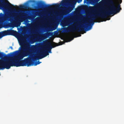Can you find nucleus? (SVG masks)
Masks as SVG:
<instances>
[{
	"label": "nucleus",
	"mask_w": 124,
	"mask_h": 124,
	"mask_svg": "<svg viewBox=\"0 0 124 124\" xmlns=\"http://www.w3.org/2000/svg\"><path fill=\"white\" fill-rule=\"evenodd\" d=\"M29 2H35V1L34 0H30L29 1Z\"/></svg>",
	"instance_id": "ddd939ff"
},
{
	"label": "nucleus",
	"mask_w": 124,
	"mask_h": 124,
	"mask_svg": "<svg viewBox=\"0 0 124 124\" xmlns=\"http://www.w3.org/2000/svg\"><path fill=\"white\" fill-rule=\"evenodd\" d=\"M47 44L48 46V47L47 48V49L48 50V52L49 53H51V50L52 48L55 47L56 46L62 45V44L61 45L59 44L58 43H55L54 42H52V46H51V43L50 42H47Z\"/></svg>",
	"instance_id": "423d86ee"
},
{
	"label": "nucleus",
	"mask_w": 124,
	"mask_h": 124,
	"mask_svg": "<svg viewBox=\"0 0 124 124\" xmlns=\"http://www.w3.org/2000/svg\"><path fill=\"white\" fill-rule=\"evenodd\" d=\"M51 35V32L46 33L43 34L42 36V38L43 39H46Z\"/></svg>",
	"instance_id": "1a4fd4ad"
},
{
	"label": "nucleus",
	"mask_w": 124,
	"mask_h": 124,
	"mask_svg": "<svg viewBox=\"0 0 124 124\" xmlns=\"http://www.w3.org/2000/svg\"><path fill=\"white\" fill-rule=\"evenodd\" d=\"M28 3H26L25 5H20L19 6V8H25L27 7Z\"/></svg>",
	"instance_id": "9b49d317"
},
{
	"label": "nucleus",
	"mask_w": 124,
	"mask_h": 124,
	"mask_svg": "<svg viewBox=\"0 0 124 124\" xmlns=\"http://www.w3.org/2000/svg\"><path fill=\"white\" fill-rule=\"evenodd\" d=\"M17 32L16 31L12 30L9 29L0 32V36L2 37L7 35H12L15 36L17 34Z\"/></svg>",
	"instance_id": "39448f33"
},
{
	"label": "nucleus",
	"mask_w": 124,
	"mask_h": 124,
	"mask_svg": "<svg viewBox=\"0 0 124 124\" xmlns=\"http://www.w3.org/2000/svg\"><path fill=\"white\" fill-rule=\"evenodd\" d=\"M122 2V0H121L120 1V3H121Z\"/></svg>",
	"instance_id": "f3484780"
},
{
	"label": "nucleus",
	"mask_w": 124,
	"mask_h": 124,
	"mask_svg": "<svg viewBox=\"0 0 124 124\" xmlns=\"http://www.w3.org/2000/svg\"><path fill=\"white\" fill-rule=\"evenodd\" d=\"M10 48L12 49H13V47L12 46H10Z\"/></svg>",
	"instance_id": "2eb2a0df"
},
{
	"label": "nucleus",
	"mask_w": 124,
	"mask_h": 124,
	"mask_svg": "<svg viewBox=\"0 0 124 124\" xmlns=\"http://www.w3.org/2000/svg\"><path fill=\"white\" fill-rule=\"evenodd\" d=\"M21 11V12H23V11Z\"/></svg>",
	"instance_id": "aec40b11"
},
{
	"label": "nucleus",
	"mask_w": 124,
	"mask_h": 124,
	"mask_svg": "<svg viewBox=\"0 0 124 124\" xmlns=\"http://www.w3.org/2000/svg\"><path fill=\"white\" fill-rule=\"evenodd\" d=\"M110 18H109L108 19V20H110Z\"/></svg>",
	"instance_id": "dca6fc26"
},
{
	"label": "nucleus",
	"mask_w": 124,
	"mask_h": 124,
	"mask_svg": "<svg viewBox=\"0 0 124 124\" xmlns=\"http://www.w3.org/2000/svg\"><path fill=\"white\" fill-rule=\"evenodd\" d=\"M14 9L15 10H16V9L15 8H14Z\"/></svg>",
	"instance_id": "6ab92c4d"
},
{
	"label": "nucleus",
	"mask_w": 124,
	"mask_h": 124,
	"mask_svg": "<svg viewBox=\"0 0 124 124\" xmlns=\"http://www.w3.org/2000/svg\"><path fill=\"white\" fill-rule=\"evenodd\" d=\"M24 46H22L20 52L17 55L13 56L14 66L16 67L25 66H30L33 65V62L31 60L33 57L32 54L34 52L36 47L35 46L33 47L27 46L25 51Z\"/></svg>",
	"instance_id": "f03ea898"
},
{
	"label": "nucleus",
	"mask_w": 124,
	"mask_h": 124,
	"mask_svg": "<svg viewBox=\"0 0 124 124\" xmlns=\"http://www.w3.org/2000/svg\"><path fill=\"white\" fill-rule=\"evenodd\" d=\"M38 5H40L42 7H44L47 9H51L52 8V5L45 4L43 3H39Z\"/></svg>",
	"instance_id": "6e6552de"
},
{
	"label": "nucleus",
	"mask_w": 124,
	"mask_h": 124,
	"mask_svg": "<svg viewBox=\"0 0 124 124\" xmlns=\"http://www.w3.org/2000/svg\"><path fill=\"white\" fill-rule=\"evenodd\" d=\"M99 3H101V4L102 5L103 4V3L102 2H101V1Z\"/></svg>",
	"instance_id": "4468645a"
},
{
	"label": "nucleus",
	"mask_w": 124,
	"mask_h": 124,
	"mask_svg": "<svg viewBox=\"0 0 124 124\" xmlns=\"http://www.w3.org/2000/svg\"><path fill=\"white\" fill-rule=\"evenodd\" d=\"M41 62H39V61H38V62H35V63L34 64V65L35 66L41 63Z\"/></svg>",
	"instance_id": "f8f14e48"
},
{
	"label": "nucleus",
	"mask_w": 124,
	"mask_h": 124,
	"mask_svg": "<svg viewBox=\"0 0 124 124\" xmlns=\"http://www.w3.org/2000/svg\"><path fill=\"white\" fill-rule=\"evenodd\" d=\"M73 38H72V39H71V40H73Z\"/></svg>",
	"instance_id": "412c9836"
},
{
	"label": "nucleus",
	"mask_w": 124,
	"mask_h": 124,
	"mask_svg": "<svg viewBox=\"0 0 124 124\" xmlns=\"http://www.w3.org/2000/svg\"><path fill=\"white\" fill-rule=\"evenodd\" d=\"M1 2V3L0 4V9H5L6 8L5 6L8 7L9 8H11L12 7L9 5L11 4L9 2V4L5 2V0H0Z\"/></svg>",
	"instance_id": "0eeeda50"
},
{
	"label": "nucleus",
	"mask_w": 124,
	"mask_h": 124,
	"mask_svg": "<svg viewBox=\"0 0 124 124\" xmlns=\"http://www.w3.org/2000/svg\"><path fill=\"white\" fill-rule=\"evenodd\" d=\"M48 52L46 51L45 49H41L37 55V58L35 57L32 58V60H39L42 59L48 55Z\"/></svg>",
	"instance_id": "20e7f679"
},
{
	"label": "nucleus",
	"mask_w": 124,
	"mask_h": 124,
	"mask_svg": "<svg viewBox=\"0 0 124 124\" xmlns=\"http://www.w3.org/2000/svg\"><path fill=\"white\" fill-rule=\"evenodd\" d=\"M20 45L21 46V47H20V48H21L22 46H24V50H22V52H24V51H25V49L27 48V46H29L30 47H33V46H34V45H32V46H25L24 45L23 43H22L21 44H20Z\"/></svg>",
	"instance_id": "9d476101"
},
{
	"label": "nucleus",
	"mask_w": 124,
	"mask_h": 124,
	"mask_svg": "<svg viewBox=\"0 0 124 124\" xmlns=\"http://www.w3.org/2000/svg\"><path fill=\"white\" fill-rule=\"evenodd\" d=\"M108 4L110 5L109 10L107 11L101 12V14L93 15L92 17H90V19L88 20L89 22L86 23L85 25L80 26L79 28V30H78V28L74 27V25H72L69 27V32L78 31H84V30L85 31H89L92 28V26L94 24V20L98 17H100L102 18H105L110 15L116 14L121 10L122 8L120 7V4H118L117 7H116L114 5L113 0H108Z\"/></svg>",
	"instance_id": "f257e3e1"
},
{
	"label": "nucleus",
	"mask_w": 124,
	"mask_h": 124,
	"mask_svg": "<svg viewBox=\"0 0 124 124\" xmlns=\"http://www.w3.org/2000/svg\"><path fill=\"white\" fill-rule=\"evenodd\" d=\"M69 0H62V1L61 3L54 4L53 5H54L56 8L59 7L61 4L62 5H65L68 3V2ZM77 2L78 1L76 0H74V1H71L70 3V7H69L66 10L65 13H69L70 12L73 10V9L75 7V6Z\"/></svg>",
	"instance_id": "7ed1b4c3"
},
{
	"label": "nucleus",
	"mask_w": 124,
	"mask_h": 124,
	"mask_svg": "<svg viewBox=\"0 0 124 124\" xmlns=\"http://www.w3.org/2000/svg\"><path fill=\"white\" fill-rule=\"evenodd\" d=\"M81 36V34H80V35L79 36L80 37V36Z\"/></svg>",
	"instance_id": "a211bd4d"
}]
</instances>
